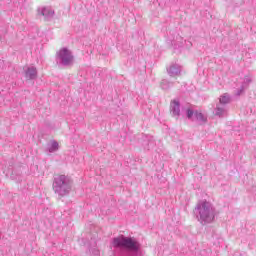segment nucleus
<instances>
[{
    "instance_id": "obj_1",
    "label": "nucleus",
    "mask_w": 256,
    "mask_h": 256,
    "mask_svg": "<svg viewBox=\"0 0 256 256\" xmlns=\"http://www.w3.org/2000/svg\"><path fill=\"white\" fill-rule=\"evenodd\" d=\"M111 246L114 249H119L120 256H139L141 251V243L137 239L125 235L114 237Z\"/></svg>"
},
{
    "instance_id": "obj_2",
    "label": "nucleus",
    "mask_w": 256,
    "mask_h": 256,
    "mask_svg": "<svg viewBox=\"0 0 256 256\" xmlns=\"http://www.w3.org/2000/svg\"><path fill=\"white\" fill-rule=\"evenodd\" d=\"M194 215L199 223L202 225H209V223H213V221H215L217 213L215 212L213 204L204 200L196 205Z\"/></svg>"
},
{
    "instance_id": "obj_3",
    "label": "nucleus",
    "mask_w": 256,
    "mask_h": 256,
    "mask_svg": "<svg viewBox=\"0 0 256 256\" xmlns=\"http://www.w3.org/2000/svg\"><path fill=\"white\" fill-rule=\"evenodd\" d=\"M52 189L59 199L67 197L73 189V180L67 175H56L52 183Z\"/></svg>"
},
{
    "instance_id": "obj_4",
    "label": "nucleus",
    "mask_w": 256,
    "mask_h": 256,
    "mask_svg": "<svg viewBox=\"0 0 256 256\" xmlns=\"http://www.w3.org/2000/svg\"><path fill=\"white\" fill-rule=\"evenodd\" d=\"M73 59V53L67 48H61L56 53L57 65H61L62 67H71L73 65Z\"/></svg>"
},
{
    "instance_id": "obj_5",
    "label": "nucleus",
    "mask_w": 256,
    "mask_h": 256,
    "mask_svg": "<svg viewBox=\"0 0 256 256\" xmlns=\"http://www.w3.org/2000/svg\"><path fill=\"white\" fill-rule=\"evenodd\" d=\"M186 118L188 121H192V123H197V125L203 126L207 123V116L204 113L198 110H193V108L185 109Z\"/></svg>"
},
{
    "instance_id": "obj_6",
    "label": "nucleus",
    "mask_w": 256,
    "mask_h": 256,
    "mask_svg": "<svg viewBox=\"0 0 256 256\" xmlns=\"http://www.w3.org/2000/svg\"><path fill=\"white\" fill-rule=\"evenodd\" d=\"M170 113L172 117H181V102L179 100H172L170 102Z\"/></svg>"
},
{
    "instance_id": "obj_7",
    "label": "nucleus",
    "mask_w": 256,
    "mask_h": 256,
    "mask_svg": "<svg viewBox=\"0 0 256 256\" xmlns=\"http://www.w3.org/2000/svg\"><path fill=\"white\" fill-rule=\"evenodd\" d=\"M167 73L170 77H177L181 75V66L179 64H172L167 68Z\"/></svg>"
},
{
    "instance_id": "obj_8",
    "label": "nucleus",
    "mask_w": 256,
    "mask_h": 256,
    "mask_svg": "<svg viewBox=\"0 0 256 256\" xmlns=\"http://www.w3.org/2000/svg\"><path fill=\"white\" fill-rule=\"evenodd\" d=\"M25 77L26 79H29L30 81H33L37 79V68L35 67H28L25 71Z\"/></svg>"
},
{
    "instance_id": "obj_9",
    "label": "nucleus",
    "mask_w": 256,
    "mask_h": 256,
    "mask_svg": "<svg viewBox=\"0 0 256 256\" xmlns=\"http://www.w3.org/2000/svg\"><path fill=\"white\" fill-rule=\"evenodd\" d=\"M41 15H43L45 21H51V19L55 15V11H53L49 8H43L41 11Z\"/></svg>"
},
{
    "instance_id": "obj_10",
    "label": "nucleus",
    "mask_w": 256,
    "mask_h": 256,
    "mask_svg": "<svg viewBox=\"0 0 256 256\" xmlns=\"http://www.w3.org/2000/svg\"><path fill=\"white\" fill-rule=\"evenodd\" d=\"M160 87L161 89H163L164 91H167L169 89H171V87H173V82L169 81L167 79H163L160 83Z\"/></svg>"
},
{
    "instance_id": "obj_11",
    "label": "nucleus",
    "mask_w": 256,
    "mask_h": 256,
    "mask_svg": "<svg viewBox=\"0 0 256 256\" xmlns=\"http://www.w3.org/2000/svg\"><path fill=\"white\" fill-rule=\"evenodd\" d=\"M220 105H229V103H231V96H229V94H224L220 97L219 100Z\"/></svg>"
},
{
    "instance_id": "obj_12",
    "label": "nucleus",
    "mask_w": 256,
    "mask_h": 256,
    "mask_svg": "<svg viewBox=\"0 0 256 256\" xmlns=\"http://www.w3.org/2000/svg\"><path fill=\"white\" fill-rule=\"evenodd\" d=\"M49 153H55V151H59V143L57 141H52L51 144L47 147Z\"/></svg>"
},
{
    "instance_id": "obj_13",
    "label": "nucleus",
    "mask_w": 256,
    "mask_h": 256,
    "mask_svg": "<svg viewBox=\"0 0 256 256\" xmlns=\"http://www.w3.org/2000/svg\"><path fill=\"white\" fill-rule=\"evenodd\" d=\"M251 83H253V80L251 79V77L245 76L244 81L241 84V87H243L244 89H247V87H249Z\"/></svg>"
},
{
    "instance_id": "obj_14",
    "label": "nucleus",
    "mask_w": 256,
    "mask_h": 256,
    "mask_svg": "<svg viewBox=\"0 0 256 256\" xmlns=\"http://www.w3.org/2000/svg\"><path fill=\"white\" fill-rule=\"evenodd\" d=\"M179 41H178V44L176 42H174L173 46H174V53H177V49H182L183 47V39L181 38V36H179L177 38Z\"/></svg>"
},
{
    "instance_id": "obj_15",
    "label": "nucleus",
    "mask_w": 256,
    "mask_h": 256,
    "mask_svg": "<svg viewBox=\"0 0 256 256\" xmlns=\"http://www.w3.org/2000/svg\"><path fill=\"white\" fill-rule=\"evenodd\" d=\"M224 113H225V108H222L219 106L216 107V109H215L216 117H223Z\"/></svg>"
},
{
    "instance_id": "obj_16",
    "label": "nucleus",
    "mask_w": 256,
    "mask_h": 256,
    "mask_svg": "<svg viewBox=\"0 0 256 256\" xmlns=\"http://www.w3.org/2000/svg\"><path fill=\"white\" fill-rule=\"evenodd\" d=\"M243 91H245V88L243 86H240V89L237 90L236 95L239 97V95H241Z\"/></svg>"
}]
</instances>
